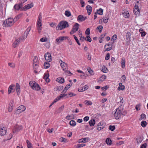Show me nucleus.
Returning <instances> with one entry per match:
<instances>
[{
	"instance_id": "f257e3e1",
	"label": "nucleus",
	"mask_w": 148,
	"mask_h": 148,
	"mask_svg": "<svg viewBox=\"0 0 148 148\" xmlns=\"http://www.w3.org/2000/svg\"><path fill=\"white\" fill-rule=\"evenodd\" d=\"M14 20L12 18H9L6 19L3 23L4 27H8L12 25L14 22Z\"/></svg>"
},
{
	"instance_id": "f03ea898",
	"label": "nucleus",
	"mask_w": 148,
	"mask_h": 148,
	"mask_svg": "<svg viewBox=\"0 0 148 148\" xmlns=\"http://www.w3.org/2000/svg\"><path fill=\"white\" fill-rule=\"evenodd\" d=\"M123 108L122 106H120L116 109V112L114 113V116L116 119H119L121 116Z\"/></svg>"
},
{
	"instance_id": "7ed1b4c3",
	"label": "nucleus",
	"mask_w": 148,
	"mask_h": 148,
	"mask_svg": "<svg viewBox=\"0 0 148 148\" xmlns=\"http://www.w3.org/2000/svg\"><path fill=\"white\" fill-rule=\"evenodd\" d=\"M29 84L31 87L34 90H39L40 89V88L39 85L34 81H30Z\"/></svg>"
},
{
	"instance_id": "20e7f679",
	"label": "nucleus",
	"mask_w": 148,
	"mask_h": 148,
	"mask_svg": "<svg viewBox=\"0 0 148 148\" xmlns=\"http://www.w3.org/2000/svg\"><path fill=\"white\" fill-rule=\"evenodd\" d=\"M59 24L61 27L60 29H63L66 27H67L69 25L68 22L66 21H62Z\"/></svg>"
},
{
	"instance_id": "39448f33",
	"label": "nucleus",
	"mask_w": 148,
	"mask_h": 148,
	"mask_svg": "<svg viewBox=\"0 0 148 148\" xmlns=\"http://www.w3.org/2000/svg\"><path fill=\"white\" fill-rule=\"evenodd\" d=\"M45 60L48 62H51L52 60L51 56L50 53L47 52L45 55Z\"/></svg>"
},
{
	"instance_id": "423d86ee",
	"label": "nucleus",
	"mask_w": 148,
	"mask_h": 148,
	"mask_svg": "<svg viewBox=\"0 0 148 148\" xmlns=\"http://www.w3.org/2000/svg\"><path fill=\"white\" fill-rule=\"evenodd\" d=\"M67 38L66 36H60L56 39V41L57 42V44H59Z\"/></svg>"
},
{
	"instance_id": "0eeeda50",
	"label": "nucleus",
	"mask_w": 148,
	"mask_h": 148,
	"mask_svg": "<svg viewBox=\"0 0 148 148\" xmlns=\"http://www.w3.org/2000/svg\"><path fill=\"white\" fill-rule=\"evenodd\" d=\"M23 4L22 3L19 4H16L14 6V8L16 10H23V8H22Z\"/></svg>"
},
{
	"instance_id": "6e6552de",
	"label": "nucleus",
	"mask_w": 148,
	"mask_h": 148,
	"mask_svg": "<svg viewBox=\"0 0 148 148\" xmlns=\"http://www.w3.org/2000/svg\"><path fill=\"white\" fill-rule=\"evenodd\" d=\"M87 18L86 16H84L82 15H79L77 18V20L79 21L82 22L84 21Z\"/></svg>"
},
{
	"instance_id": "1a4fd4ad",
	"label": "nucleus",
	"mask_w": 148,
	"mask_h": 148,
	"mask_svg": "<svg viewBox=\"0 0 148 148\" xmlns=\"http://www.w3.org/2000/svg\"><path fill=\"white\" fill-rule=\"evenodd\" d=\"M41 14V13L40 12L38 16V19L37 21V25H40V26H42V25L41 23L42 18Z\"/></svg>"
},
{
	"instance_id": "9d476101",
	"label": "nucleus",
	"mask_w": 148,
	"mask_h": 148,
	"mask_svg": "<svg viewBox=\"0 0 148 148\" xmlns=\"http://www.w3.org/2000/svg\"><path fill=\"white\" fill-rule=\"evenodd\" d=\"M20 38L16 40L12 44V46L14 48H15L20 43Z\"/></svg>"
},
{
	"instance_id": "9b49d317",
	"label": "nucleus",
	"mask_w": 148,
	"mask_h": 148,
	"mask_svg": "<svg viewBox=\"0 0 148 148\" xmlns=\"http://www.w3.org/2000/svg\"><path fill=\"white\" fill-rule=\"evenodd\" d=\"M14 100H12V101L11 104H10L8 109V111L9 112H12L13 108L14 106Z\"/></svg>"
},
{
	"instance_id": "f8f14e48",
	"label": "nucleus",
	"mask_w": 148,
	"mask_h": 148,
	"mask_svg": "<svg viewBox=\"0 0 148 148\" xmlns=\"http://www.w3.org/2000/svg\"><path fill=\"white\" fill-rule=\"evenodd\" d=\"M6 130L4 127L1 128L0 130V134L1 136H4L6 134Z\"/></svg>"
},
{
	"instance_id": "ddd939ff",
	"label": "nucleus",
	"mask_w": 148,
	"mask_h": 148,
	"mask_svg": "<svg viewBox=\"0 0 148 148\" xmlns=\"http://www.w3.org/2000/svg\"><path fill=\"white\" fill-rule=\"evenodd\" d=\"M33 5L32 3L28 4L24 6V7L23 8V10H24L25 11L26 10H27L31 8L32 7H33Z\"/></svg>"
},
{
	"instance_id": "4468645a",
	"label": "nucleus",
	"mask_w": 148,
	"mask_h": 148,
	"mask_svg": "<svg viewBox=\"0 0 148 148\" xmlns=\"http://www.w3.org/2000/svg\"><path fill=\"white\" fill-rule=\"evenodd\" d=\"M16 91L17 94L18 95H19L20 92V86L19 84L18 83H16Z\"/></svg>"
},
{
	"instance_id": "2eb2a0df",
	"label": "nucleus",
	"mask_w": 148,
	"mask_h": 148,
	"mask_svg": "<svg viewBox=\"0 0 148 148\" xmlns=\"http://www.w3.org/2000/svg\"><path fill=\"white\" fill-rule=\"evenodd\" d=\"M86 8L87 10L88 15L90 14L91 13L92 10V7L89 5H88L86 7Z\"/></svg>"
},
{
	"instance_id": "dca6fc26",
	"label": "nucleus",
	"mask_w": 148,
	"mask_h": 148,
	"mask_svg": "<svg viewBox=\"0 0 148 148\" xmlns=\"http://www.w3.org/2000/svg\"><path fill=\"white\" fill-rule=\"evenodd\" d=\"M79 24L76 23L74 25L72 29L74 30L75 31H77L79 29Z\"/></svg>"
},
{
	"instance_id": "f3484780",
	"label": "nucleus",
	"mask_w": 148,
	"mask_h": 148,
	"mask_svg": "<svg viewBox=\"0 0 148 148\" xmlns=\"http://www.w3.org/2000/svg\"><path fill=\"white\" fill-rule=\"evenodd\" d=\"M56 81L60 83H63L64 80L63 78L59 77L56 79Z\"/></svg>"
},
{
	"instance_id": "a211bd4d",
	"label": "nucleus",
	"mask_w": 148,
	"mask_h": 148,
	"mask_svg": "<svg viewBox=\"0 0 148 148\" xmlns=\"http://www.w3.org/2000/svg\"><path fill=\"white\" fill-rule=\"evenodd\" d=\"M104 127V126L101 124V123H99L97 126V129L99 131L101 130Z\"/></svg>"
},
{
	"instance_id": "6ab92c4d",
	"label": "nucleus",
	"mask_w": 148,
	"mask_h": 148,
	"mask_svg": "<svg viewBox=\"0 0 148 148\" xmlns=\"http://www.w3.org/2000/svg\"><path fill=\"white\" fill-rule=\"evenodd\" d=\"M125 87L124 85H122V83H120L119 84V87L118 88V90H123L125 89Z\"/></svg>"
},
{
	"instance_id": "aec40b11",
	"label": "nucleus",
	"mask_w": 148,
	"mask_h": 148,
	"mask_svg": "<svg viewBox=\"0 0 148 148\" xmlns=\"http://www.w3.org/2000/svg\"><path fill=\"white\" fill-rule=\"evenodd\" d=\"M49 74L45 73V75L43 77V78L45 79V81L47 82H49Z\"/></svg>"
},
{
	"instance_id": "412c9836",
	"label": "nucleus",
	"mask_w": 148,
	"mask_h": 148,
	"mask_svg": "<svg viewBox=\"0 0 148 148\" xmlns=\"http://www.w3.org/2000/svg\"><path fill=\"white\" fill-rule=\"evenodd\" d=\"M123 15L124 17L126 18H127L129 16V13L127 11H125L124 12H123Z\"/></svg>"
},
{
	"instance_id": "4be33fe9",
	"label": "nucleus",
	"mask_w": 148,
	"mask_h": 148,
	"mask_svg": "<svg viewBox=\"0 0 148 148\" xmlns=\"http://www.w3.org/2000/svg\"><path fill=\"white\" fill-rule=\"evenodd\" d=\"M106 76L104 75H103L102 76H101L100 78H99L98 82H103L104 81V79H106Z\"/></svg>"
},
{
	"instance_id": "5701e85b",
	"label": "nucleus",
	"mask_w": 148,
	"mask_h": 148,
	"mask_svg": "<svg viewBox=\"0 0 148 148\" xmlns=\"http://www.w3.org/2000/svg\"><path fill=\"white\" fill-rule=\"evenodd\" d=\"M50 65L49 62H46L44 63V67L45 69H48L50 66Z\"/></svg>"
},
{
	"instance_id": "b1692460",
	"label": "nucleus",
	"mask_w": 148,
	"mask_h": 148,
	"mask_svg": "<svg viewBox=\"0 0 148 148\" xmlns=\"http://www.w3.org/2000/svg\"><path fill=\"white\" fill-rule=\"evenodd\" d=\"M95 119H91L89 122V123L90 125L91 126H92L94 125L95 124Z\"/></svg>"
},
{
	"instance_id": "393cba45",
	"label": "nucleus",
	"mask_w": 148,
	"mask_h": 148,
	"mask_svg": "<svg viewBox=\"0 0 148 148\" xmlns=\"http://www.w3.org/2000/svg\"><path fill=\"white\" fill-rule=\"evenodd\" d=\"M22 127L21 126H19L18 125H16L15 126L16 130L15 131V132L16 131H18L22 129Z\"/></svg>"
},
{
	"instance_id": "a878e982",
	"label": "nucleus",
	"mask_w": 148,
	"mask_h": 148,
	"mask_svg": "<svg viewBox=\"0 0 148 148\" xmlns=\"http://www.w3.org/2000/svg\"><path fill=\"white\" fill-rule=\"evenodd\" d=\"M103 10L101 8H100L99 10H97V13L102 15L103 14Z\"/></svg>"
},
{
	"instance_id": "bb28decb",
	"label": "nucleus",
	"mask_w": 148,
	"mask_h": 148,
	"mask_svg": "<svg viewBox=\"0 0 148 148\" xmlns=\"http://www.w3.org/2000/svg\"><path fill=\"white\" fill-rule=\"evenodd\" d=\"M27 146L28 148H33L31 143L28 140H26Z\"/></svg>"
},
{
	"instance_id": "cd10ccee",
	"label": "nucleus",
	"mask_w": 148,
	"mask_h": 148,
	"mask_svg": "<svg viewBox=\"0 0 148 148\" xmlns=\"http://www.w3.org/2000/svg\"><path fill=\"white\" fill-rule=\"evenodd\" d=\"M125 59H122L121 61V64L122 68H124L125 67Z\"/></svg>"
},
{
	"instance_id": "c85d7f7f",
	"label": "nucleus",
	"mask_w": 148,
	"mask_h": 148,
	"mask_svg": "<svg viewBox=\"0 0 148 148\" xmlns=\"http://www.w3.org/2000/svg\"><path fill=\"white\" fill-rule=\"evenodd\" d=\"M18 109H19V110H21V112H23L26 110V108L25 107V106L23 105H21L19 106L18 107Z\"/></svg>"
},
{
	"instance_id": "c756f323",
	"label": "nucleus",
	"mask_w": 148,
	"mask_h": 148,
	"mask_svg": "<svg viewBox=\"0 0 148 148\" xmlns=\"http://www.w3.org/2000/svg\"><path fill=\"white\" fill-rule=\"evenodd\" d=\"M59 62L60 64V65L61 66L62 68H63L65 66V65H66L67 64L65 63L64 62H63L61 60H60V61H59Z\"/></svg>"
},
{
	"instance_id": "7c9ffc66",
	"label": "nucleus",
	"mask_w": 148,
	"mask_h": 148,
	"mask_svg": "<svg viewBox=\"0 0 148 148\" xmlns=\"http://www.w3.org/2000/svg\"><path fill=\"white\" fill-rule=\"evenodd\" d=\"M65 15L67 17H69L71 16V12L69 10H66L64 13Z\"/></svg>"
},
{
	"instance_id": "2f4dec72",
	"label": "nucleus",
	"mask_w": 148,
	"mask_h": 148,
	"mask_svg": "<svg viewBox=\"0 0 148 148\" xmlns=\"http://www.w3.org/2000/svg\"><path fill=\"white\" fill-rule=\"evenodd\" d=\"M69 123L70 125L73 127L75 126L76 125V123L74 120H71L70 121Z\"/></svg>"
},
{
	"instance_id": "473e14b6",
	"label": "nucleus",
	"mask_w": 148,
	"mask_h": 148,
	"mask_svg": "<svg viewBox=\"0 0 148 148\" xmlns=\"http://www.w3.org/2000/svg\"><path fill=\"white\" fill-rule=\"evenodd\" d=\"M101 69H102L101 71L103 73H106L107 72V69L105 66H103Z\"/></svg>"
},
{
	"instance_id": "72a5a7b5",
	"label": "nucleus",
	"mask_w": 148,
	"mask_h": 148,
	"mask_svg": "<svg viewBox=\"0 0 148 148\" xmlns=\"http://www.w3.org/2000/svg\"><path fill=\"white\" fill-rule=\"evenodd\" d=\"M117 35L115 34L113 35L112 38H111V40L113 42L112 43H113L114 42L115 40L117 38Z\"/></svg>"
},
{
	"instance_id": "f704fd0d",
	"label": "nucleus",
	"mask_w": 148,
	"mask_h": 148,
	"mask_svg": "<svg viewBox=\"0 0 148 148\" xmlns=\"http://www.w3.org/2000/svg\"><path fill=\"white\" fill-rule=\"evenodd\" d=\"M38 57L36 56H35L33 60V64H35V63H38Z\"/></svg>"
},
{
	"instance_id": "c9c22d12",
	"label": "nucleus",
	"mask_w": 148,
	"mask_h": 148,
	"mask_svg": "<svg viewBox=\"0 0 148 148\" xmlns=\"http://www.w3.org/2000/svg\"><path fill=\"white\" fill-rule=\"evenodd\" d=\"M87 70L88 72L91 75H93L94 73H93V71L90 69V67H88L87 68Z\"/></svg>"
},
{
	"instance_id": "e433bc0d",
	"label": "nucleus",
	"mask_w": 148,
	"mask_h": 148,
	"mask_svg": "<svg viewBox=\"0 0 148 148\" xmlns=\"http://www.w3.org/2000/svg\"><path fill=\"white\" fill-rule=\"evenodd\" d=\"M64 108V105H62L61 107H60L59 108L58 110V113H60L62 111Z\"/></svg>"
},
{
	"instance_id": "4c0bfd02",
	"label": "nucleus",
	"mask_w": 148,
	"mask_h": 148,
	"mask_svg": "<svg viewBox=\"0 0 148 148\" xmlns=\"http://www.w3.org/2000/svg\"><path fill=\"white\" fill-rule=\"evenodd\" d=\"M27 36L25 35V32L24 34V35L21 37H20L19 38L20 39V40H24L27 38Z\"/></svg>"
},
{
	"instance_id": "58836bf2",
	"label": "nucleus",
	"mask_w": 148,
	"mask_h": 148,
	"mask_svg": "<svg viewBox=\"0 0 148 148\" xmlns=\"http://www.w3.org/2000/svg\"><path fill=\"white\" fill-rule=\"evenodd\" d=\"M106 143L108 145H110L111 144L112 141L109 138H107L106 139Z\"/></svg>"
},
{
	"instance_id": "ea45409f",
	"label": "nucleus",
	"mask_w": 148,
	"mask_h": 148,
	"mask_svg": "<svg viewBox=\"0 0 148 148\" xmlns=\"http://www.w3.org/2000/svg\"><path fill=\"white\" fill-rule=\"evenodd\" d=\"M147 124V123L145 121H142L141 123V125L143 127H145Z\"/></svg>"
},
{
	"instance_id": "a19ab883",
	"label": "nucleus",
	"mask_w": 148,
	"mask_h": 148,
	"mask_svg": "<svg viewBox=\"0 0 148 148\" xmlns=\"http://www.w3.org/2000/svg\"><path fill=\"white\" fill-rule=\"evenodd\" d=\"M21 16H22L21 14H20L18 15V16H16L15 17V18H14V21H15V22L18 19H19V18L21 17Z\"/></svg>"
},
{
	"instance_id": "79ce46f5",
	"label": "nucleus",
	"mask_w": 148,
	"mask_h": 148,
	"mask_svg": "<svg viewBox=\"0 0 148 148\" xmlns=\"http://www.w3.org/2000/svg\"><path fill=\"white\" fill-rule=\"evenodd\" d=\"M136 141H137V143L138 144L142 142V139L141 138V137H139L136 139Z\"/></svg>"
},
{
	"instance_id": "37998d69",
	"label": "nucleus",
	"mask_w": 148,
	"mask_h": 148,
	"mask_svg": "<svg viewBox=\"0 0 148 148\" xmlns=\"http://www.w3.org/2000/svg\"><path fill=\"white\" fill-rule=\"evenodd\" d=\"M115 127L114 125H110L109 127V129L111 131H113L115 129Z\"/></svg>"
},
{
	"instance_id": "c03bdc74",
	"label": "nucleus",
	"mask_w": 148,
	"mask_h": 148,
	"mask_svg": "<svg viewBox=\"0 0 148 148\" xmlns=\"http://www.w3.org/2000/svg\"><path fill=\"white\" fill-rule=\"evenodd\" d=\"M131 34L130 32H127V33L126 36L127 37V40H130V38Z\"/></svg>"
},
{
	"instance_id": "a18cd8bd",
	"label": "nucleus",
	"mask_w": 148,
	"mask_h": 148,
	"mask_svg": "<svg viewBox=\"0 0 148 148\" xmlns=\"http://www.w3.org/2000/svg\"><path fill=\"white\" fill-rule=\"evenodd\" d=\"M73 36H74V38L75 40L76 41L77 43L78 44V45H80L81 44L79 43V41L78 40V39L76 37V36L75 35H74Z\"/></svg>"
},
{
	"instance_id": "49530a36",
	"label": "nucleus",
	"mask_w": 148,
	"mask_h": 148,
	"mask_svg": "<svg viewBox=\"0 0 148 148\" xmlns=\"http://www.w3.org/2000/svg\"><path fill=\"white\" fill-rule=\"evenodd\" d=\"M108 19L109 17L108 16L104 17L103 20V22L105 23H107L108 22Z\"/></svg>"
},
{
	"instance_id": "de8ad7c7",
	"label": "nucleus",
	"mask_w": 148,
	"mask_h": 148,
	"mask_svg": "<svg viewBox=\"0 0 148 148\" xmlns=\"http://www.w3.org/2000/svg\"><path fill=\"white\" fill-rule=\"evenodd\" d=\"M8 65L12 68H14L15 66L14 64L12 63H8Z\"/></svg>"
},
{
	"instance_id": "09e8293b",
	"label": "nucleus",
	"mask_w": 148,
	"mask_h": 148,
	"mask_svg": "<svg viewBox=\"0 0 148 148\" xmlns=\"http://www.w3.org/2000/svg\"><path fill=\"white\" fill-rule=\"evenodd\" d=\"M85 103L87 105H91L92 104V102L89 101H85Z\"/></svg>"
},
{
	"instance_id": "8fccbe9b",
	"label": "nucleus",
	"mask_w": 148,
	"mask_h": 148,
	"mask_svg": "<svg viewBox=\"0 0 148 148\" xmlns=\"http://www.w3.org/2000/svg\"><path fill=\"white\" fill-rule=\"evenodd\" d=\"M60 140L61 142H63L66 143L67 142V139L63 137H61V138H60Z\"/></svg>"
},
{
	"instance_id": "3c124183",
	"label": "nucleus",
	"mask_w": 148,
	"mask_h": 148,
	"mask_svg": "<svg viewBox=\"0 0 148 148\" xmlns=\"http://www.w3.org/2000/svg\"><path fill=\"white\" fill-rule=\"evenodd\" d=\"M41 26H40V25H37V29L38 31V32L39 33H40L41 32V30L42 29V27H41Z\"/></svg>"
},
{
	"instance_id": "603ef678",
	"label": "nucleus",
	"mask_w": 148,
	"mask_h": 148,
	"mask_svg": "<svg viewBox=\"0 0 148 148\" xmlns=\"http://www.w3.org/2000/svg\"><path fill=\"white\" fill-rule=\"evenodd\" d=\"M103 28V26L101 25L98 26L97 28V29H99V32L101 33V32L102 30V29Z\"/></svg>"
},
{
	"instance_id": "864d4df0",
	"label": "nucleus",
	"mask_w": 148,
	"mask_h": 148,
	"mask_svg": "<svg viewBox=\"0 0 148 148\" xmlns=\"http://www.w3.org/2000/svg\"><path fill=\"white\" fill-rule=\"evenodd\" d=\"M86 41H88L90 42L92 40L90 37L89 36H87L86 37Z\"/></svg>"
},
{
	"instance_id": "5fc2aeb1",
	"label": "nucleus",
	"mask_w": 148,
	"mask_h": 148,
	"mask_svg": "<svg viewBox=\"0 0 148 148\" xmlns=\"http://www.w3.org/2000/svg\"><path fill=\"white\" fill-rule=\"evenodd\" d=\"M141 106V104H138L136 106V110L138 111L140 110V106Z\"/></svg>"
},
{
	"instance_id": "6e6d98bb",
	"label": "nucleus",
	"mask_w": 148,
	"mask_h": 148,
	"mask_svg": "<svg viewBox=\"0 0 148 148\" xmlns=\"http://www.w3.org/2000/svg\"><path fill=\"white\" fill-rule=\"evenodd\" d=\"M90 33L89 28H88L85 31V34L87 35H89Z\"/></svg>"
},
{
	"instance_id": "4d7b16f0",
	"label": "nucleus",
	"mask_w": 148,
	"mask_h": 148,
	"mask_svg": "<svg viewBox=\"0 0 148 148\" xmlns=\"http://www.w3.org/2000/svg\"><path fill=\"white\" fill-rule=\"evenodd\" d=\"M38 63H35V64H33V67L34 69H36L38 68Z\"/></svg>"
},
{
	"instance_id": "13d9d810",
	"label": "nucleus",
	"mask_w": 148,
	"mask_h": 148,
	"mask_svg": "<svg viewBox=\"0 0 148 148\" xmlns=\"http://www.w3.org/2000/svg\"><path fill=\"white\" fill-rule=\"evenodd\" d=\"M83 141L84 142V143L87 142H88V140L89 139V138H82Z\"/></svg>"
},
{
	"instance_id": "bf43d9fd",
	"label": "nucleus",
	"mask_w": 148,
	"mask_h": 148,
	"mask_svg": "<svg viewBox=\"0 0 148 148\" xmlns=\"http://www.w3.org/2000/svg\"><path fill=\"white\" fill-rule=\"evenodd\" d=\"M47 38H42L40 39V41L42 42H46L47 41Z\"/></svg>"
},
{
	"instance_id": "052dcab7",
	"label": "nucleus",
	"mask_w": 148,
	"mask_h": 148,
	"mask_svg": "<svg viewBox=\"0 0 148 148\" xmlns=\"http://www.w3.org/2000/svg\"><path fill=\"white\" fill-rule=\"evenodd\" d=\"M140 116L141 119H145L146 118V115L145 114H142Z\"/></svg>"
},
{
	"instance_id": "680f3d73",
	"label": "nucleus",
	"mask_w": 148,
	"mask_h": 148,
	"mask_svg": "<svg viewBox=\"0 0 148 148\" xmlns=\"http://www.w3.org/2000/svg\"><path fill=\"white\" fill-rule=\"evenodd\" d=\"M80 3L81 5V6L83 7L85 3L83 0H80Z\"/></svg>"
},
{
	"instance_id": "e2e57ef3",
	"label": "nucleus",
	"mask_w": 148,
	"mask_h": 148,
	"mask_svg": "<svg viewBox=\"0 0 148 148\" xmlns=\"http://www.w3.org/2000/svg\"><path fill=\"white\" fill-rule=\"evenodd\" d=\"M30 30H31V28H27V30L26 31H27L26 33L25 34V35L27 36H28V34H29V32L30 31Z\"/></svg>"
},
{
	"instance_id": "0e129e2a",
	"label": "nucleus",
	"mask_w": 148,
	"mask_h": 148,
	"mask_svg": "<svg viewBox=\"0 0 148 148\" xmlns=\"http://www.w3.org/2000/svg\"><path fill=\"white\" fill-rule=\"evenodd\" d=\"M72 85V84H68L67 85L66 87H65V88L67 90H68L69 88H70L71 86Z\"/></svg>"
},
{
	"instance_id": "69168bd1",
	"label": "nucleus",
	"mask_w": 148,
	"mask_h": 148,
	"mask_svg": "<svg viewBox=\"0 0 148 148\" xmlns=\"http://www.w3.org/2000/svg\"><path fill=\"white\" fill-rule=\"evenodd\" d=\"M110 54L109 53H107L105 57V59L106 60H108L110 58Z\"/></svg>"
},
{
	"instance_id": "338daca9",
	"label": "nucleus",
	"mask_w": 148,
	"mask_h": 148,
	"mask_svg": "<svg viewBox=\"0 0 148 148\" xmlns=\"http://www.w3.org/2000/svg\"><path fill=\"white\" fill-rule=\"evenodd\" d=\"M22 112H21V110H19V109L18 108V109H17L15 111V112L16 113L18 114H19L20 113H21Z\"/></svg>"
},
{
	"instance_id": "774afa93",
	"label": "nucleus",
	"mask_w": 148,
	"mask_h": 148,
	"mask_svg": "<svg viewBox=\"0 0 148 148\" xmlns=\"http://www.w3.org/2000/svg\"><path fill=\"white\" fill-rule=\"evenodd\" d=\"M146 143L143 144L141 146L140 148H146Z\"/></svg>"
}]
</instances>
